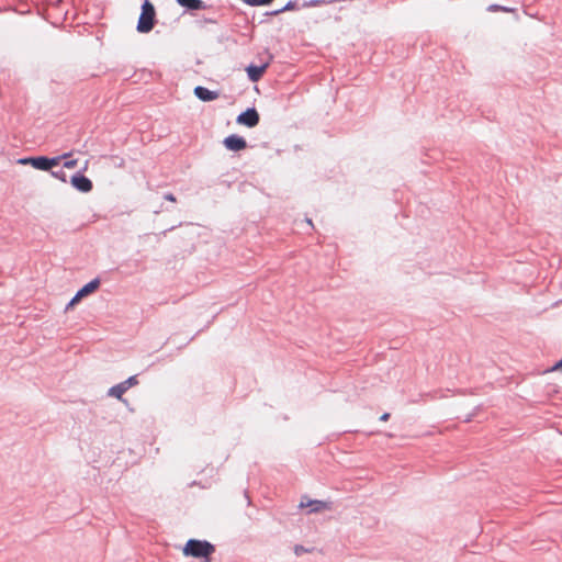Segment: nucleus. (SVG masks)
Masks as SVG:
<instances>
[{
  "label": "nucleus",
  "instance_id": "obj_1",
  "mask_svg": "<svg viewBox=\"0 0 562 562\" xmlns=\"http://www.w3.org/2000/svg\"><path fill=\"white\" fill-rule=\"evenodd\" d=\"M215 548L212 543L205 540L190 539L187 541L182 549V553L186 557L203 558L210 560V557L214 553Z\"/></svg>",
  "mask_w": 562,
  "mask_h": 562
},
{
  "label": "nucleus",
  "instance_id": "obj_2",
  "mask_svg": "<svg viewBox=\"0 0 562 562\" xmlns=\"http://www.w3.org/2000/svg\"><path fill=\"white\" fill-rule=\"evenodd\" d=\"M70 153L64 154L63 156L54 157V158H47L44 156L38 157H27V158H20L18 160V164L20 165H30L35 169L38 170H49L50 168L59 165L60 160L66 157H70Z\"/></svg>",
  "mask_w": 562,
  "mask_h": 562
},
{
  "label": "nucleus",
  "instance_id": "obj_3",
  "mask_svg": "<svg viewBox=\"0 0 562 562\" xmlns=\"http://www.w3.org/2000/svg\"><path fill=\"white\" fill-rule=\"evenodd\" d=\"M155 8L149 0H145L142 5V13L137 23V31L140 33H148L155 25Z\"/></svg>",
  "mask_w": 562,
  "mask_h": 562
},
{
  "label": "nucleus",
  "instance_id": "obj_4",
  "mask_svg": "<svg viewBox=\"0 0 562 562\" xmlns=\"http://www.w3.org/2000/svg\"><path fill=\"white\" fill-rule=\"evenodd\" d=\"M301 508H310V513H319L323 510H329L330 504L324 501L311 499L307 496H303L300 502Z\"/></svg>",
  "mask_w": 562,
  "mask_h": 562
},
{
  "label": "nucleus",
  "instance_id": "obj_5",
  "mask_svg": "<svg viewBox=\"0 0 562 562\" xmlns=\"http://www.w3.org/2000/svg\"><path fill=\"white\" fill-rule=\"evenodd\" d=\"M236 122L247 127H255L259 123V114L255 108L247 109L237 116Z\"/></svg>",
  "mask_w": 562,
  "mask_h": 562
},
{
  "label": "nucleus",
  "instance_id": "obj_6",
  "mask_svg": "<svg viewBox=\"0 0 562 562\" xmlns=\"http://www.w3.org/2000/svg\"><path fill=\"white\" fill-rule=\"evenodd\" d=\"M223 144L226 149L232 151H240L247 148V142L244 137L232 134L224 138Z\"/></svg>",
  "mask_w": 562,
  "mask_h": 562
},
{
  "label": "nucleus",
  "instance_id": "obj_7",
  "mask_svg": "<svg viewBox=\"0 0 562 562\" xmlns=\"http://www.w3.org/2000/svg\"><path fill=\"white\" fill-rule=\"evenodd\" d=\"M70 183L74 188H76L80 192L88 193L92 190L93 184L90 179L82 175H74L70 179Z\"/></svg>",
  "mask_w": 562,
  "mask_h": 562
},
{
  "label": "nucleus",
  "instance_id": "obj_8",
  "mask_svg": "<svg viewBox=\"0 0 562 562\" xmlns=\"http://www.w3.org/2000/svg\"><path fill=\"white\" fill-rule=\"evenodd\" d=\"M194 94L196 98H199L201 101H213L218 98V93L215 91H211L207 88L198 86L194 88Z\"/></svg>",
  "mask_w": 562,
  "mask_h": 562
},
{
  "label": "nucleus",
  "instance_id": "obj_9",
  "mask_svg": "<svg viewBox=\"0 0 562 562\" xmlns=\"http://www.w3.org/2000/svg\"><path fill=\"white\" fill-rule=\"evenodd\" d=\"M267 67H268L267 64L261 65V66H254V65L248 66L246 70H247L249 79L254 82L258 81L265 74Z\"/></svg>",
  "mask_w": 562,
  "mask_h": 562
},
{
  "label": "nucleus",
  "instance_id": "obj_10",
  "mask_svg": "<svg viewBox=\"0 0 562 562\" xmlns=\"http://www.w3.org/2000/svg\"><path fill=\"white\" fill-rule=\"evenodd\" d=\"M99 285L100 281L98 279H93L78 291V297H85L93 293L98 290Z\"/></svg>",
  "mask_w": 562,
  "mask_h": 562
},
{
  "label": "nucleus",
  "instance_id": "obj_11",
  "mask_svg": "<svg viewBox=\"0 0 562 562\" xmlns=\"http://www.w3.org/2000/svg\"><path fill=\"white\" fill-rule=\"evenodd\" d=\"M178 3L190 10H201L204 8L202 0H177Z\"/></svg>",
  "mask_w": 562,
  "mask_h": 562
},
{
  "label": "nucleus",
  "instance_id": "obj_12",
  "mask_svg": "<svg viewBox=\"0 0 562 562\" xmlns=\"http://www.w3.org/2000/svg\"><path fill=\"white\" fill-rule=\"evenodd\" d=\"M127 391L123 383H119L109 390V395L122 400L123 394Z\"/></svg>",
  "mask_w": 562,
  "mask_h": 562
},
{
  "label": "nucleus",
  "instance_id": "obj_13",
  "mask_svg": "<svg viewBox=\"0 0 562 562\" xmlns=\"http://www.w3.org/2000/svg\"><path fill=\"white\" fill-rule=\"evenodd\" d=\"M488 11H492V12H496V11H502V12H514V9L512 8H507V7H503V5H498V4H491L488 8H487Z\"/></svg>",
  "mask_w": 562,
  "mask_h": 562
},
{
  "label": "nucleus",
  "instance_id": "obj_14",
  "mask_svg": "<svg viewBox=\"0 0 562 562\" xmlns=\"http://www.w3.org/2000/svg\"><path fill=\"white\" fill-rule=\"evenodd\" d=\"M294 7H295L294 2H289L285 7L279 9V10H276V11L271 12L270 14L271 15H277V14L282 13L284 11L292 10V9H294Z\"/></svg>",
  "mask_w": 562,
  "mask_h": 562
},
{
  "label": "nucleus",
  "instance_id": "obj_15",
  "mask_svg": "<svg viewBox=\"0 0 562 562\" xmlns=\"http://www.w3.org/2000/svg\"><path fill=\"white\" fill-rule=\"evenodd\" d=\"M69 157H66L65 159V162H64V167L67 168V169H74L77 164H78V160L77 159H68Z\"/></svg>",
  "mask_w": 562,
  "mask_h": 562
},
{
  "label": "nucleus",
  "instance_id": "obj_16",
  "mask_svg": "<svg viewBox=\"0 0 562 562\" xmlns=\"http://www.w3.org/2000/svg\"><path fill=\"white\" fill-rule=\"evenodd\" d=\"M125 387L128 390L130 387L136 385L138 383L136 376H130L127 380H125L124 382H122Z\"/></svg>",
  "mask_w": 562,
  "mask_h": 562
},
{
  "label": "nucleus",
  "instance_id": "obj_17",
  "mask_svg": "<svg viewBox=\"0 0 562 562\" xmlns=\"http://www.w3.org/2000/svg\"><path fill=\"white\" fill-rule=\"evenodd\" d=\"M270 1L269 0H249L248 1V4L249 5H252V7H257V5H266V4H269Z\"/></svg>",
  "mask_w": 562,
  "mask_h": 562
},
{
  "label": "nucleus",
  "instance_id": "obj_18",
  "mask_svg": "<svg viewBox=\"0 0 562 562\" xmlns=\"http://www.w3.org/2000/svg\"><path fill=\"white\" fill-rule=\"evenodd\" d=\"M306 551L307 550H305L302 546H296L294 549V552L296 555H300L301 553L306 552Z\"/></svg>",
  "mask_w": 562,
  "mask_h": 562
},
{
  "label": "nucleus",
  "instance_id": "obj_19",
  "mask_svg": "<svg viewBox=\"0 0 562 562\" xmlns=\"http://www.w3.org/2000/svg\"><path fill=\"white\" fill-rule=\"evenodd\" d=\"M82 297H78V293L72 297V300L70 301L69 305L72 306L75 305L76 303H78Z\"/></svg>",
  "mask_w": 562,
  "mask_h": 562
},
{
  "label": "nucleus",
  "instance_id": "obj_20",
  "mask_svg": "<svg viewBox=\"0 0 562 562\" xmlns=\"http://www.w3.org/2000/svg\"><path fill=\"white\" fill-rule=\"evenodd\" d=\"M390 418V414L389 413H384L380 416V420L381 422H387Z\"/></svg>",
  "mask_w": 562,
  "mask_h": 562
},
{
  "label": "nucleus",
  "instance_id": "obj_21",
  "mask_svg": "<svg viewBox=\"0 0 562 562\" xmlns=\"http://www.w3.org/2000/svg\"><path fill=\"white\" fill-rule=\"evenodd\" d=\"M168 201H171V202H176V198L173 194L169 193V194H166L165 196Z\"/></svg>",
  "mask_w": 562,
  "mask_h": 562
},
{
  "label": "nucleus",
  "instance_id": "obj_22",
  "mask_svg": "<svg viewBox=\"0 0 562 562\" xmlns=\"http://www.w3.org/2000/svg\"><path fill=\"white\" fill-rule=\"evenodd\" d=\"M562 369V359L552 368V370H560Z\"/></svg>",
  "mask_w": 562,
  "mask_h": 562
},
{
  "label": "nucleus",
  "instance_id": "obj_23",
  "mask_svg": "<svg viewBox=\"0 0 562 562\" xmlns=\"http://www.w3.org/2000/svg\"><path fill=\"white\" fill-rule=\"evenodd\" d=\"M88 165H89V161L87 160V161L85 162L83 171H86V170H87Z\"/></svg>",
  "mask_w": 562,
  "mask_h": 562
},
{
  "label": "nucleus",
  "instance_id": "obj_24",
  "mask_svg": "<svg viewBox=\"0 0 562 562\" xmlns=\"http://www.w3.org/2000/svg\"><path fill=\"white\" fill-rule=\"evenodd\" d=\"M201 562H211V560H203V561H201Z\"/></svg>",
  "mask_w": 562,
  "mask_h": 562
},
{
  "label": "nucleus",
  "instance_id": "obj_25",
  "mask_svg": "<svg viewBox=\"0 0 562 562\" xmlns=\"http://www.w3.org/2000/svg\"><path fill=\"white\" fill-rule=\"evenodd\" d=\"M243 1H244L245 3H247V4H248V1H249V0H243Z\"/></svg>",
  "mask_w": 562,
  "mask_h": 562
},
{
  "label": "nucleus",
  "instance_id": "obj_26",
  "mask_svg": "<svg viewBox=\"0 0 562 562\" xmlns=\"http://www.w3.org/2000/svg\"><path fill=\"white\" fill-rule=\"evenodd\" d=\"M269 1H270V3H271L273 0H269Z\"/></svg>",
  "mask_w": 562,
  "mask_h": 562
}]
</instances>
